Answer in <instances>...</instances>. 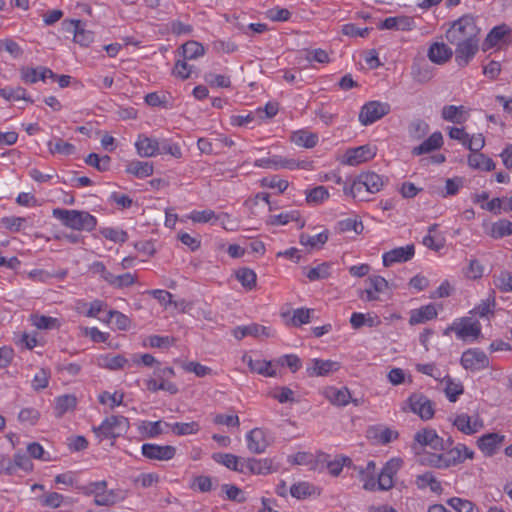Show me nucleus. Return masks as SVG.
<instances>
[{
    "mask_svg": "<svg viewBox=\"0 0 512 512\" xmlns=\"http://www.w3.org/2000/svg\"><path fill=\"white\" fill-rule=\"evenodd\" d=\"M254 166L265 169H289L294 170L296 168H305V162H297L294 159L282 157L279 155H274L268 158L257 159L254 162Z\"/></svg>",
    "mask_w": 512,
    "mask_h": 512,
    "instance_id": "obj_7",
    "label": "nucleus"
},
{
    "mask_svg": "<svg viewBox=\"0 0 512 512\" xmlns=\"http://www.w3.org/2000/svg\"><path fill=\"white\" fill-rule=\"evenodd\" d=\"M468 164L471 168L492 171L495 169L494 161L482 153H472L468 157Z\"/></svg>",
    "mask_w": 512,
    "mask_h": 512,
    "instance_id": "obj_35",
    "label": "nucleus"
},
{
    "mask_svg": "<svg viewBox=\"0 0 512 512\" xmlns=\"http://www.w3.org/2000/svg\"><path fill=\"white\" fill-rule=\"evenodd\" d=\"M142 455L150 460L168 461L174 458L176 448L171 445H158L144 443L141 447Z\"/></svg>",
    "mask_w": 512,
    "mask_h": 512,
    "instance_id": "obj_8",
    "label": "nucleus"
},
{
    "mask_svg": "<svg viewBox=\"0 0 512 512\" xmlns=\"http://www.w3.org/2000/svg\"><path fill=\"white\" fill-rule=\"evenodd\" d=\"M129 427L128 418L122 415H111L106 417L99 426L93 427V432L99 442H101L104 439L115 440L123 436L127 433Z\"/></svg>",
    "mask_w": 512,
    "mask_h": 512,
    "instance_id": "obj_3",
    "label": "nucleus"
},
{
    "mask_svg": "<svg viewBox=\"0 0 512 512\" xmlns=\"http://www.w3.org/2000/svg\"><path fill=\"white\" fill-rule=\"evenodd\" d=\"M182 54L185 60L196 59L204 55V47L196 41H188L182 45Z\"/></svg>",
    "mask_w": 512,
    "mask_h": 512,
    "instance_id": "obj_50",
    "label": "nucleus"
},
{
    "mask_svg": "<svg viewBox=\"0 0 512 512\" xmlns=\"http://www.w3.org/2000/svg\"><path fill=\"white\" fill-rule=\"evenodd\" d=\"M153 171V163L139 160L131 161L126 167V172L128 174L134 175L140 179L151 176Z\"/></svg>",
    "mask_w": 512,
    "mask_h": 512,
    "instance_id": "obj_32",
    "label": "nucleus"
},
{
    "mask_svg": "<svg viewBox=\"0 0 512 512\" xmlns=\"http://www.w3.org/2000/svg\"><path fill=\"white\" fill-rule=\"evenodd\" d=\"M31 322L40 330H52L60 326L57 318L38 314L31 315Z\"/></svg>",
    "mask_w": 512,
    "mask_h": 512,
    "instance_id": "obj_43",
    "label": "nucleus"
},
{
    "mask_svg": "<svg viewBox=\"0 0 512 512\" xmlns=\"http://www.w3.org/2000/svg\"><path fill=\"white\" fill-rule=\"evenodd\" d=\"M447 504L455 509L457 512H479L475 504L469 500L461 499L458 497L450 498Z\"/></svg>",
    "mask_w": 512,
    "mask_h": 512,
    "instance_id": "obj_56",
    "label": "nucleus"
},
{
    "mask_svg": "<svg viewBox=\"0 0 512 512\" xmlns=\"http://www.w3.org/2000/svg\"><path fill=\"white\" fill-rule=\"evenodd\" d=\"M453 425L462 433L472 435L483 428V421L477 416L473 421L465 413L457 415L453 420Z\"/></svg>",
    "mask_w": 512,
    "mask_h": 512,
    "instance_id": "obj_18",
    "label": "nucleus"
},
{
    "mask_svg": "<svg viewBox=\"0 0 512 512\" xmlns=\"http://www.w3.org/2000/svg\"><path fill=\"white\" fill-rule=\"evenodd\" d=\"M329 198V192L325 186H317L306 192L308 204L319 205Z\"/></svg>",
    "mask_w": 512,
    "mask_h": 512,
    "instance_id": "obj_48",
    "label": "nucleus"
},
{
    "mask_svg": "<svg viewBox=\"0 0 512 512\" xmlns=\"http://www.w3.org/2000/svg\"><path fill=\"white\" fill-rule=\"evenodd\" d=\"M376 155V149L370 145H362L348 149L345 153V163L351 166L366 162Z\"/></svg>",
    "mask_w": 512,
    "mask_h": 512,
    "instance_id": "obj_13",
    "label": "nucleus"
},
{
    "mask_svg": "<svg viewBox=\"0 0 512 512\" xmlns=\"http://www.w3.org/2000/svg\"><path fill=\"white\" fill-rule=\"evenodd\" d=\"M272 460L269 458L256 459L246 458L243 459V471L242 473L255 474V475H267L272 472Z\"/></svg>",
    "mask_w": 512,
    "mask_h": 512,
    "instance_id": "obj_16",
    "label": "nucleus"
},
{
    "mask_svg": "<svg viewBox=\"0 0 512 512\" xmlns=\"http://www.w3.org/2000/svg\"><path fill=\"white\" fill-rule=\"evenodd\" d=\"M163 422L161 420L155 422H143L139 427L140 432L148 438H155L164 433Z\"/></svg>",
    "mask_w": 512,
    "mask_h": 512,
    "instance_id": "obj_57",
    "label": "nucleus"
},
{
    "mask_svg": "<svg viewBox=\"0 0 512 512\" xmlns=\"http://www.w3.org/2000/svg\"><path fill=\"white\" fill-rule=\"evenodd\" d=\"M444 453L448 468L462 463L466 459H473L474 457V452L464 444H458Z\"/></svg>",
    "mask_w": 512,
    "mask_h": 512,
    "instance_id": "obj_21",
    "label": "nucleus"
},
{
    "mask_svg": "<svg viewBox=\"0 0 512 512\" xmlns=\"http://www.w3.org/2000/svg\"><path fill=\"white\" fill-rule=\"evenodd\" d=\"M344 194L351 196L353 199L358 201H367L366 197L368 192L365 191V184L360 176H356L350 186L345 185L343 188Z\"/></svg>",
    "mask_w": 512,
    "mask_h": 512,
    "instance_id": "obj_30",
    "label": "nucleus"
},
{
    "mask_svg": "<svg viewBox=\"0 0 512 512\" xmlns=\"http://www.w3.org/2000/svg\"><path fill=\"white\" fill-rule=\"evenodd\" d=\"M461 365L466 370L479 371L489 367V358L479 348L467 349L462 353Z\"/></svg>",
    "mask_w": 512,
    "mask_h": 512,
    "instance_id": "obj_6",
    "label": "nucleus"
},
{
    "mask_svg": "<svg viewBox=\"0 0 512 512\" xmlns=\"http://www.w3.org/2000/svg\"><path fill=\"white\" fill-rule=\"evenodd\" d=\"M330 402L337 406H346L351 400V394L348 388L331 389L328 394Z\"/></svg>",
    "mask_w": 512,
    "mask_h": 512,
    "instance_id": "obj_47",
    "label": "nucleus"
},
{
    "mask_svg": "<svg viewBox=\"0 0 512 512\" xmlns=\"http://www.w3.org/2000/svg\"><path fill=\"white\" fill-rule=\"evenodd\" d=\"M136 283V276L127 272L121 275L111 274L108 284L116 289L130 287Z\"/></svg>",
    "mask_w": 512,
    "mask_h": 512,
    "instance_id": "obj_46",
    "label": "nucleus"
},
{
    "mask_svg": "<svg viewBox=\"0 0 512 512\" xmlns=\"http://www.w3.org/2000/svg\"><path fill=\"white\" fill-rule=\"evenodd\" d=\"M479 34L480 29L476 25L474 16L465 14L450 24L445 38L451 45H457L477 38Z\"/></svg>",
    "mask_w": 512,
    "mask_h": 512,
    "instance_id": "obj_1",
    "label": "nucleus"
},
{
    "mask_svg": "<svg viewBox=\"0 0 512 512\" xmlns=\"http://www.w3.org/2000/svg\"><path fill=\"white\" fill-rule=\"evenodd\" d=\"M290 221H296L299 223L298 227L301 229L305 226V221L300 219V213L296 210L280 213L270 217L269 223L272 225H285Z\"/></svg>",
    "mask_w": 512,
    "mask_h": 512,
    "instance_id": "obj_40",
    "label": "nucleus"
},
{
    "mask_svg": "<svg viewBox=\"0 0 512 512\" xmlns=\"http://www.w3.org/2000/svg\"><path fill=\"white\" fill-rule=\"evenodd\" d=\"M340 369V363L333 360L312 359L306 371L308 376H328Z\"/></svg>",
    "mask_w": 512,
    "mask_h": 512,
    "instance_id": "obj_15",
    "label": "nucleus"
},
{
    "mask_svg": "<svg viewBox=\"0 0 512 512\" xmlns=\"http://www.w3.org/2000/svg\"><path fill=\"white\" fill-rule=\"evenodd\" d=\"M495 286L502 292H512V274L508 271H501L495 276Z\"/></svg>",
    "mask_w": 512,
    "mask_h": 512,
    "instance_id": "obj_64",
    "label": "nucleus"
},
{
    "mask_svg": "<svg viewBox=\"0 0 512 512\" xmlns=\"http://www.w3.org/2000/svg\"><path fill=\"white\" fill-rule=\"evenodd\" d=\"M100 232L104 238L115 243H124L128 239L127 232L121 229L107 227L103 228Z\"/></svg>",
    "mask_w": 512,
    "mask_h": 512,
    "instance_id": "obj_62",
    "label": "nucleus"
},
{
    "mask_svg": "<svg viewBox=\"0 0 512 512\" xmlns=\"http://www.w3.org/2000/svg\"><path fill=\"white\" fill-rule=\"evenodd\" d=\"M111 158L108 155L100 157L96 153H90L85 158V163L94 167L100 172H105L109 170Z\"/></svg>",
    "mask_w": 512,
    "mask_h": 512,
    "instance_id": "obj_49",
    "label": "nucleus"
},
{
    "mask_svg": "<svg viewBox=\"0 0 512 512\" xmlns=\"http://www.w3.org/2000/svg\"><path fill=\"white\" fill-rule=\"evenodd\" d=\"M437 317V309L434 304L422 306L418 309H413L410 312L409 324L417 325L425 323Z\"/></svg>",
    "mask_w": 512,
    "mask_h": 512,
    "instance_id": "obj_28",
    "label": "nucleus"
},
{
    "mask_svg": "<svg viewBox=\"0 0 512 512\" xmlns=\"http://www.w3.org/2000/svg\"><path fill=\"white\" fill-rule=\"evenodd\" d=\"M414 440L422 446H429L434 450H443V438L438 436L434 429L425 428L416 432Z\"/></svg>",
    "mask_w": 512,
    "mask_h": 512,
    "instance_id": "obj_20",
    "label": "nucleus"
},
{
    "mask_svg": "<svg viewBox=\"0 0 512 512\" xmlns=\"http://www.w3.org/2000/svg\"><path fill=\"white\" fill-rule=\"evenodd\" d=\"M451 330L455 331L457 338L466 340L469 337L477 338L481 334V325L478 321L472 322L469 318H463Z\"/></svg>",
    "mask_w": 512,
    "mask_h": 512,
    "instance_id": "obj_19",
    "label": "nucleus"
},
{
    "mask_svg": "<svg viewBox=\"0 0 512 512\" xmlns=\"http://www.w3.org/2000/svg\"><path fill=\"white\" fill-rule=\"evenodd\" d=\"M52 214L64 226L74 230L90 232L97 226V219L87 211L56 208Z\"/></svg>",
    "mask_w": 512,
    "mask_h": 512,
    "instance_id": "obj_2",
    "label": "nucleus"
},
{
    "mask_svg": "<svg viewBox=\"0 0 512 512\" xmlns=\"http://www.w3.org/2000/svg\"><path fill=\"white\" fill-rule=\"evenodd\" d=\"M415 254L414 245H406L392 249L383 254V265L389 267L394 263H401L410 260Z\"/></svg>",
    "mask_w": 512,
    "mask_h": 512,
    "instance_id": "obj_14",
    "label": "nucleus"
},
{
    "mask_svg": "<svg viewBox=\"0 0 512 512\" xmlns=\"http://www.w3.org/2000/svg\"><path fill=\"white\" fill-rule=\"evenodd\" d=\"M402 409L405 411L410 409L417 414L422 420H429L434 416L433 402L422 393H413L404 402Z\"/></svg>",
    "mask_w": 512,
    "mask_h": 512,
    "instance_id": "obj_4",
    "label": "nucleus"
},
{
    "mask_svg": "<svg viewBox=\"0 0 512 512\" xmlns=\"http://www.w3.org/2000/svg\"><path fill=\"white\" fill-rule=\"evenodd\" d=\"M48 148L52 154L71 155L75 152V146L69 142L63 141L61 138L56 139L55 142L49 141Z\"/></svg>",
    "mask_w": 512,
    "mask_h": 512,
    "instance_id": "obj_51",
    "label": "nucleus"
},
{
    "mask_svg": "<svg viewBox=\"0 0 512 512\" xmlns=\"http://www.w3.org/2000/svg\"><path fill=\"white\" fill-rule=\"evenodd\" d=\"M291 140L298 146L313 148L318 142V136L312 132L299 130L292 134Z\"/></svg>",
    "mask_w": 512,
    "mask_h": 512,
    "instance_id": "obj_37",
    "label": "nucleus"
},
{
    "mask_svg": "<svg viewBox=\"0 0 512 512\" xmlns=\"http://www.w3.org/2000/svg\"><path fill=\"white\" fill-rule=\"evenodd\" d=\"M0 96L8 101L25 100L33 103V100L27 96L26 89L23 87H4L0 89Z\"/></svg>",
    "mask_w": 512,
    "mask_h": 512,
    "instance_id": "obj_41",
    "label": "nucleus"
},
{
    "mask_svg": "<svg viewBox=\"0 0 512 512\" xmlns=\"http://www.w3.org/2000/svg\"><path fill=\"white\" fill-rule=\"evenodd\" d=\"M504 440V435H500L498 433H487L477 440V446L485 456H492L496 453Z\"/></svg>",
    "mask_w": 512,
    "mask_h": 512,
    "instance_id": "obj_17",
    "label": "nucleus"
},
{
    "mask_svg": "<svg viewBox=\"0 0 512 512\" xmlns=\"http://www.w3.org/2000/svg\"><path fill=\"white\" fill-rule=\"evenodd\" d=\"M480 38H474L455 46V61L460 67L467 66L479 50Z\"/></svg>",
    "mask_w": 512,
    "mask_h": 512,
    "instance_id": "obj_9",
    "label": "nucleus"
},
{
    "mask_svg": "<svg viewBox=\"0 0 512 512\" xmlns=\"http://www.w3.org/2000/svg\"><path fill=\"white\" fill-rule=\"evenodd\" d=\"M330 268L331 265L327 262H324L316 267L309 269L306 273V276L310 281L326 279L330 275Z\"/></svg>",
    "mask_w": 512,
    "mask_h": 512,
    "instance_id": "obj_58",
    "label": "nucleus"
},
{
    "mask_svg": "<svg viewBox=\"0 0 512 512\" xmlns=\"http://www.w3.org/2000/svg\"><path fill=\"white\" fill-rule=\"evenodd\" d=\"M443 145V136L441 132L436 131L432 133L426 140L420 145L412 149L413 155H422L429 153L433 150L439 149Z\"/></svg>",
    "mask_w": 512,
    "mask_h": 512,
    "instance_id": "obj_29",
    "label": "nucleus"
},
{
    "mask_svg": "<svg viewBox=\"0 0 512 512\" xmlns=\"http://www.w3.org/2000/svg\"><path fill=\"white\" fill-rule=\"evenodd\" d=\"M337 228L342 233L354 231L356 234H361L364 226L362 221L357 220L356 218H347L339 221L337 223Z\"/></svg>",
    "mask_w": 512,
    "mask_h": 512,
    "instance_id": "obj_55",
    "label": "nucleus"
},
{
    "mask_svg": "<svg viewBox=\"0 0 512 512\" xmlns=\"http://www.w3.org/2000/svg\"><path fill=\"white\" fill-rule=\"evenodd\" d=\"M403 461L400 458L390 459L382 468L377 478V488L379 490H389L393 487V477L400 469Z\"/></svg>",
    "mask_w": 512,
    "mask_h": 512,
    "instance_id": "obj_11",
    "label": "nucleus"
},
{
    "mask_svg": "<svg viewBox=\"0 0 512 512\" xmlns=\"http://www.w3.org/2000/svg\"><path fill=\"white\" fill-rule=\"evenodd\" d=\"M233 335L238 340L246 336H253L255 338H268L271 336L269 328L256 323L247 326H237L233 330Z\"/></svg>",
    "mask_w": 512,
    "mask_h": 512,
    "instance_id": "obj_26",
    "label": "nucleus"
},
{
    "mask_svg": "<svg viewBox=\"0 0 512 512\" xmlns=\"http://www.w3.org/2000/svg\"><path fill=\"white\" fill-rule=\"evenodd\" d=\"M122 498L119 496V493L116 490H110L106 492L104 491L101 495H96L94 498V503L97 506H112L119 502Z\"/></svg>",
    "mask_w": 512,
    "mask_h": 512,
    "instance_id": "obj_61",
    "label": "nucleus"
},
{
    "mask_svg": "<svg viewBox=\"0 0 512 512\" xmlns=\"http://www.w3.org/2000/svg\"><path fill=\"white\" fill-rule=\"evenodd\" d=\"M329 238L328 230H324L317 235L311 236L305 233H302L299 237V241L304 246H309L310 248H320L322 247Z\"/></svg>",
    "mask_w": 512,
    "mask_h": 512,
    "instance_id": "obj_39",
    "label": "nucleus"
},
{
    "mask_svg": "<svg viewBox=\"0 0 512 512\" xmlns=\"http://www.w3.org/2000/svg\"><path fill=\"white\" fill-rule=\"evenodd\" d=\"M421 463L437 469H447L445 453H428L422 457Z\"/></svg>",
    "mask_w": 512,
    "mask_h": 512,
    "instance_id": "obj_52",
    "label": "nucleus"
},
{
    "mask_svg": "<svg viewBox=\"0 0 512 512\" xmlns=\"http://www.w3.org/2000/svg\"><path fill=\"white\" fill-rule=\"evenodd\" d=\"M415 27V21L410 16L388 17L379 25V29L410 31Z\"/></svg>",
    "mask_w": 512,
    "mask_h": 512,
    "instance_id": "obj_25",
    "label": "nucleus"
},
{
    "mask_svg": "<svg viewBox=\"0 0 512 512\" xmlns=\"http://www.w3.org/2000/svg\"><path fill=\"white\" fill-rule=\"evenodd\" d=\"M21 78L26 83H36L38 80L44 81L46 78L55 79L56 74L47 67H23L21 68Z\"/></svg>",
    "mask_w": 512,
    "mask_h": 512,
    "instance_id": "obj_22",
    "label": "nucleus"
},
{
    "mask_svg": "<svg viewBox=\"0 0 512 512\" xmlns=\"http://www.w3.org/2000/svg\"><path fill=\"white\" fill-rule=\"evenodd\" d=\"M390 112V105L380 101H369L365 103L359 113V121L362 125L368 126L380 120Z\"/></svg>",
    "mask_w": 512,
    "mask_h": 512,
    "instance_id": "obj_5",
    "label": "nucleus"
},
{
    "mask_svg": "<svg viewBox=\"0 0 512 512\" xmlns=\"http://www.w3.org/2000/svg\"><path fill=\"white\" fill-rule=\"evenodd\" d=\"M247 448L251 453L262 454L270 446L268 433L262 428H254L246 435Z\"/></svg>",
    "mask_w": 512,
    "mask_h": 512,
    "instance_id": "obj_10",
    "label": "nucleus"
},
{
    "mask_svg": "<svg viewBox=\"0 0 512 512\" xmlns=\"http://www.w3.org/2000/svg\"><path fill=\"white\" fill-rule=\"evenodd\" d=\"M76 406V397L73 395H63L56 399L55 410L59 416L63 415Z\"/></svg>",
    "mask_w": 512,
    "mask_h": 512,
    "instance_id": "obj_60",
    "label": "nucleus"
},
{
    "mask_svg": "<svg viewBox=\"0 0 512 512\" xmlns=\"http://www.w3.org/2000/svg\"><path fill=\"white\" fill-rule=\"evenodd\" d=\"M511 234L512 222L507 219H501L492 225L491 236L494 238H503Z\"/></svg>",
    "mask_w": 512,
    "mask_h": 512,
    "instance_id": "obj_54",
    "label": "nucleus"
},
{
    "mask_svg": "<svg viewBox=\"0 0 512 512\" xmlns=\"http://www.w3.org/2000/svg\"><path fill=\"white\" fill-rule=\"evenodd\" d=\"M360 176L365 184V191L369 194L379 192L384 186L385 181L383 177L375 172H363Z\"/></svg>",
    "mask_w": 512,
    "mask_h": 512,
    "instance_id": "obj_33",
    "label": "nucleus"
},
{
    "mask_svg": "<svg viewBox=\"0 0 512 512\" xmlns=\"http://www.w3.org/2000/svg\"><path fill=\"white\" fill-rule=\"evenodd\" d=\"M416 485L419 489L429 487L434 493L440 494L443 490L441 483L434 477L432 472H425L418 475L416 478Z\"/></svg>",
    "mask_w": 512,
    "mask_h": 512,
    "instance_id": "obj_36",
    "label": "nucleus"
},
{
    "mask_svg": "<svg viewBox=\"0 0 512 512\" xmlns=\"http://www.w3.org/2000/svg\"><path fill=\"white\" fill-rule=\"evenodd\" d=\"M428 58L435 64L446 63L453 55L452 49L443 42H435L428 49Z\"/></svg>",
    "mask_w": 512,
    "mask_h": 512,
    "instance_id": "obj_27",
    "label": "nucleus"
},
{
    "mask_svg": "<svg viewBox=\"0 0 512 512\" xmlns=\"http://www.w3.org/2000/svg\"><path fill=\"white\" fill-rule=\"evenodd\" d=\"M441 117L448 122L463 124L469 117V110L463 105H446L442 108Z\"/></svg>",
    "mask_w": 512,
    "mask_h": 512,
    "instance_id": "obj_24",
    "label": "nucleus"
},
{
    "mask_svg": "<svg viewBox=\"0 0 512 512\" xmlns=\"http://www.w3.org/2000/svg\"><path fill=\"white\" fill-rule=\"evenodd\" d=\"M428 132L429 124L422 119H416L408 126V134L412 140H421L428 134Z\"/></svg>",
    "mask_w": 512,
    "mask_h": 512,
    "instance_id": "obj_42",
    "label": "nucleus"
},
{
    "mask_svg": "<svg viewBox=\"0 0 512 512\" xmlns=\"http://www.w3.org/2000/svg\"><path fill=\"white\" fill-rule=\"evenodd\" d=\"M236 278L242 286L248 290H252L256 286V273L249 268H240L236 271Z\"/></svg>",
    "mask_w": 512,
    "mask_h": 512,
    "instance_id": "obj_45",
    "label": "nucleus"
},
{
    "mask_svg": "<svg viewBox=\"0 0 512 512\" xmlns=\"http://www.w3.org/2000/svg\"><path fill=\"white\" fill-rule=\"evenodd\" d=\"M352 465V460L349 457L340 456L335 460L328 462L327 468L332 476H338L342 472L344 466L350 467Z\"/></svg>",
    "mask_w": 512,
    "mask_h": 512,
    "instance_id": "obj_63",
    "label": "nucleus"
},
{
    "mask_svg": "<svg viewBox=\"0 0 512 512\" xmlns=\"http://www.w3.org/2000/svg\"><path fill=\"white\" fill-rule=\"evenodd\" d=\"M511 33V29L505 24L494 27L487 35L484 41V50L496 46L500 41Z\"/></svg>",
    "mask_w": 512,
    "mask_h": 512,
    "instance_id": "obj_34",
    "label": "nucleus"
},
{
    "mask_svg": "<svg viewBox=\"0 0 512 512\" xmlns=\"http://www.w3.org/2000/svg\"><path fill=\"white\" fill-rule=\"evenodd\" d=\"M135 147L141 157H153L160 153V142L145 135H139Z\"/></svg>",
    "mask_w": 512,
    "mask_h": 512,
    "instance_id": "obj_23",
    "label": "nucleus"
},
{
    "mask_svg": "<svg viewBox=\"0 0 512 512\" xmlns=\"http://www.w3.org/2000/svg\"><path fill=\"white\" fill-rule=\"evenodd\" d=\"M212 459L227 467L228 469H231L233 471L242 473L243 471V459L240 460V458L234 454L230 453H214L212 455Z\"/></svg>",
    "mask_w": 512,
    "mask_h": 512,
    "instance_id": "obj_31",
    "label": "nucleus"
},
{
    "mask_svg": "<svg viewBox=\"0 0 512 512\" xmlns=\"http://www.w3.org/2000/svg\"><path fill=\"white\" fill-rule=\"evenodd\" d=\"M442 382L445 383L444 392L450 402H456L458 397L464 393L462 383L454 381L450 376L444 377Z\"/></svg>",
    "mask_w": 512,
    "mask_h": 512,
    "instance_id": "obj_38",
    "label": "nucleus"
},
{
    "mask_svg": "<svg viewBox=\"0 0 512 512\" xmlns=\"http://www.w3.org/2000/svg\"><path fill=\"white\" fill-rule=\"evenodd\" d=\"M413 79L418 83H426L432 77L433 73L428 65L414 64L412 66Z\"/></svg>",
    "mask_w": 512,
    "mask_h": 512,
    "instance_id": "obj_59",
    "label": "nucleus"
},
{
    "mask_svg": "<svg viewBox=\"0 0 512 512\" xmlns=\"http://www.w3.org/2000/svg\"><path fill=\"white\" fill-rule=\"evenodd\" d=\"M166 427H171L172 431L176 435H189V434H195L199 431V424L197 422H189V423H174L169 424L165 423Z\"/></svg>",
    "mask_w": 512,
    "mask_h": 512,
    "instance_id": "obj_53",
    "label": "nucleus"
},
{
    "mask_svg": "<svg viewBox=\"0 0 512 512\" xmlns=\"http://www.w3.org/2000/svg\"><path fill=\"white\" fill-rule=\"evenodd\" d=\"M63 25L66 26L67 31H71L74 34L73 40L75 43L87 47L94 40V33L86 30L80 20H69L64 21Z\"/></svg>",
    "mask_w": 512,
    "mask_h": 512,
    "instance_id": "obj_12",
    "label": "nucleus"
},
{
    "mask_svg": "<svg viewBox=\"0 0 512 512\" xmlns=\"http://www.w3.org/2000/svg\"><path fill=\"white\" fill-rule=\"evenodd\" d=\"M248 366L251 369V371L256 372L260 375L266 376V377H275L276 371L271 369V361H265V360H253L252 358H249L248 360Z\"/></svg>",
    "mask_w": 512,
    "mask_h": 512,
    "instance_id": "obj_44",
    "label": "nucleus"
}]
</instances>
